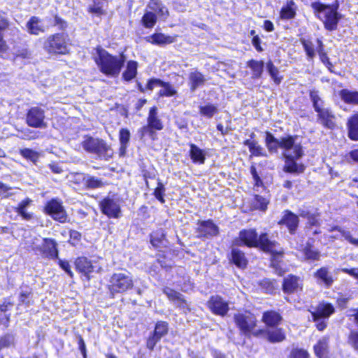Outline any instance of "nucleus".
<instances>
[{
    "instance_id": "nucleus-17",
    "label": "nucleus",
    "mask_w": 358,
    "mask_h": 358,
    "mask_svg": "<svg viewBox=\"0 0 358 358\" xmlns=\"http://www.w3.org/2000/svg\"><path fill=\"white\" fill-rule=\"evenodd\" d=\"M146 41L154 45H165L175 42L176 36L165 35L162 33H155L148 36Z\"/></svg>"
},
{
    "instance_id": "nucleus-27",
    "label": "nucleus",
    "mask_w": 358,
    "mask_h": 358,
    "mask_svg": "<svg viewBox=\"0 0 358 358\" xmlns=\"http://www.w3.org/2000/svg\"><path fill=\"white\" fill-rule=\"evenodd\" d=\"M348 127L349 138L353 141H358V115L349 119Z\"/></svg>"
},
{
    "instance_id": "nucleus-29",
    "label": "nucleus",
    "mask_w": 358,
    "mask_h": 358,
    "mask_svg": "<svg viewBox=\"0 0 358 358\" xmlns=\"http://www.w3.org/2000/svg\"><path fill=\"white\" fill-rule=\"evenodd\" d=\"M148 8H150L151 10L157 13L158 15L164 19H166L169 16V13L167 8L165 6H164L162 3L158 2L157 1L152 0L149 3Z\"/></svg>"
},
{
    "instance_id": "nucleus-62",
    "label": "nucleus",
    "mask_w": 358,
    "mask_h": 358,
    "mask_svg": "<svg viewBox=\"0 0 358 358\" xmlns=\"http://www.w3.org/2000/svg\"><path fill=\"white\" fill-rule=\"evenodd\" d=\"M161 338H158L156 335L153 334L152 336L150 337L147 341V347L150 350H153L155 348L156 343L160 340Z\"/></svg>"
},
{
    "instance_id": "nucleus-18",
    "label": "nucleus",
    "mask_w": 358,
    "mask_h": 358,
    "mask_svg": "<svg viewBox=\"0 0 358 358\" xmlns=\"http://www.w3.org/2000/svg\"><path fill=\"white\" fill-rule=\"evenodd\" d=\"M334 310L335 309L331 304L321 303L316 307L315 310L312 312V315L313 317L327 319L334 313Z\"/></svg>"
},
{
    "instance_id": "nucleus-11",
    "label": "nucleus",
    "mask_w": 358,
    "mask_h": 358,
    "mask_svg": "<svg viewBox=\"0 0 358 358\" xmlns=\"http://www.w3.org/2000/svg\"><path fill=\"white\" fill-rule=\"evenodd\" d=\"M102 213L108 217L118 218L121 215V209L117 201L111 198H105L100 202Z\"/></svg>"
},
{
    "instance_id": "nucleus-44",
    "label": "nucleus",
    "mask_w": 358,
    "mask_h": 358,
    "mask_svg": "<svg viewBox=\"0 0 358 358\" xmlns=\"http://www.w3.org/2000/svg\"><path fill=\"white\" fill-rule=\"evenodd\" d=\"M8 26V23L6 20L2 21L0 24V54L6 53L8 50V45L6 41L3 38L2 31L4 30Z\"/></svg>"
},
{
    "instance_id": "nucleus-35",
    "label": "nucleus",
    "mask_w": 358,
    "mask_h": 358,
    "mask_svg": "<svg viewBox=\"0 0 358 358\" xmlns=\"http://www.w3.org/2000/svg\"><path fill=\"white\" fill-rule=\"evenodd\" d=\"M138 64L134 61H129L127 63V69L123 73V77L125 80H131L136 77L137 73Z\"/></svg>"
},
{
    "instance_id": "nucleus-54",
    "label": "nucleus",
    "mask_w": 358,
    "mask_h": 358,
    "mask_svg": "<svg viewBox=\"0 0 358 358\" xmlns=\"http://www.w3.org/2000/svg\"><path fill=\"white\" fill-rule=\"evenodd\" d=\"M336 229L339 230L342 236L351 244L358 247V239L353 238L350 231L343 230L340 227H336Z\"/></svg>"
},
{
    "instance_id": "nucleus-24",
    "label": "nucleus",
    "mask_w": 358,
    "mask_h": 358,
    "mask_svg": "<svg viewBox=\"0 0 358 358\" xmlns=\"http://www.w3.org/2000/svg\"><path fill=\"white\" fill-rule=\"evenodd\" d=\"M279 223L285 224L289 231L293 233L297 228L299 219L298 217L292 213L287 212Z\"/></svg>"
},
{
    "instance_id": "nucleus-53",
    "label": "nucleus",
    "mask_w": 358,
    "mask_h": 358,
    "mask_svg": "<svg viewBox=\"0 0 358 358\" xmlns=\"http://www.w3.org/2000/svg\"><path fill=\"white\" fill-rule=\"evenodd\" d=\"M305 51L309 58L313 59L315 57V50L313 44L308 41L301 40Z\"/></svg>"
},
{
    "instance_id": "nucleus-50",
    "label": "nucleus",
    "mask_w": 358,
    "mask_h": 358,
    "mask_svg": "<svg viewBox=\"0 0 358 358\" xmlns=\"http://www.w3.org/2000/svg\"><path fill=\"white\" fill-rule=\"evenodd\" d=\"M348 343L355 350L358 351V331L352 330L350 332Z\"/></svg>"
},
{
    "instance_id": "nucleus-58",
    "label": "nucleus",
    "mask_w": 358,
    "mask_h": 358,
    "mask_svg": "<svg viewBox=\"0 0 358 358\" xmlns=\"http://www.w3.org/2000/svg\"><path fill=\"white\" fill-rule=\"evenodd\" d=\"M284 141V137L276 139L273 143L266 145L270 151L275 152L278 148H281V142Z\"/></svg>"
},
{
    "instance_id": "nucleus-63",
    "label": "nucleus",
    "mask_w": 358,
    "mask_h": 358,
    "mask_svg": "<svg viewBox=\"0 0 358 358\" xmlns=\"http://www.w3.org/2000/svg\"><path fill=\"white\" fill-rule=\"evenodd\" d=\"M15 211L21 215L24 220H30L32 217V215L26 211V209L15 208Z\"/></svg>"
},
{
    "instance_id": "nucleus-30",
    "label": "nucleus",
    "mask_w": 358,
    "mask_h": 358,
    "mask_svg": "<svg viewBox=\"0 0 358 358\" xmlns=\"http://www.w3.org/2000/svg\"><path fill=\"white\" fill-rule=\"evenodd\" d=\"M264 331V334H267L268 340L271 343H278L285 339V334L280 328Z\"/></svg>"
},
{
    "instance_id": "nucleus-34",
    "label": "nucleus",
    "mask_w": 358,
    "mask_h": 358,
    "mask_svg": "<svg viewBox=\"0 0 358 358\" xmlns=\"http://www.w3.org/2000/svg\"><path fill=\"white\" fill-rule=\"evenodd\" d=\"M340 96L345 102L352 104H358V92H351L348 90H343Z\"/></svg>"
},
{
    "instance_id": "nucleus-48",
    "label": "nucleus",
    "mask_w": 358,
    "mask_h": 358,
    "mask_svg": "<svg viewBox=\"0 0 358 358\" xmlns=\"http://www.w3.org/2000/svg\"><path fill=\"white\" fill-rule=\"evenodd\" d=\"M168 331V324L165 322H157L154 334L156 335L158 338H161L163 336H164Z\"/></svg>"
},
{
    "instance_id": "nucleus-60",
    "label": "nucleus",
    "mask_w": 358,
    "mask_h": 358,
    "mask_svg": "<svg viewBox=\"0 0 358 358\" xmlns=\"http://www.w3.org/2000/svg\"><path fill=\"white\" fill-rule=\"evenodd\" d=\"M300 215L301 217H306L308 219V224L310 225H317L318 224V220L317 217L314 215H310L309 213H306L305 212H302Z\"/></svg>"
},
{
    "instance_id": "nucleus-57",
    "label": "nucleus",
    "mask_w": 358,
    "mask_h": 358,
    "mask_svg": "<svg viewBox=\"0 0 358 358\" xmlns=\"http://www.w3.org/2000/svg\"><path fill=\"white\" fill-rule=\"evenodd\" d=\"M317 42L318 43L317 52L320 55V57L321 60L322 61V62L326 63L327 62H328L329 59L327 57V54L323 52L322 42L320 39H317Z\"/></svg>"
},
{
    "instance_id": "nucleus-56",
    "label": "nucleus",
    "mask_w": 358,
    "mask_h": 358,
    "mask_svg": "<svg viewBox=\"0 0 358 358\" xmlns=\"http://www.w3.org/2000/svg\"><path fill=\"white\" fill-rule=\"evenodd\" d=\"M255 201L256 206L258 208H259L262 210H265L266 209L268 201L265 198L261 196H256Z\"/></svg>"
},
{
    "instance_id": "nucleus-47",
    "label": "nucleus",
    "mask_w": 358,
    "mask_h": 358,
    "mask_svg": "<svg viewBox=\"0 0 358 358\" xmlns=\"http://www.w3.org/2000/svg\"><path fill=\"white\" fill-rule=\"evenodd\" d=\"M289 358H310V355L303 348H295L292 349Z\"/></svg>"
},
{
    "instance_id": "nucleus-55",
    "label": "nucleus",
    "mask_w": 358,
    "mask_h": 358,
    "mask_svg": "<svg viewBox=\"0 0 358 358\" xmlns=\"http://www.w3.org/2000/svg\"><path fill=\"white\" fill-rule=\"evenodd\" d=\"M303 252L307 259L317 260L320 258V253L310 248H306Z\"/></svg>"
},
{
    "instance_id": "nucleus-26",
    "label": "nucleus",
    "mask_w": 358,
    "mask_h": 358,
    "mask_svg": "<svg viewBox=\"0 0 358 358\" xmlns=\"http://www.w3.org/2000/svg\"><path fill=\"white\" fill-rule=\"evenodd\" d=\"M27 31L31 34L38 35L43 32L44 28L41 24V20L36 16H33L27 23Z\"/></svg>"
},
{
    "instance_id": "nucleus-3",
    "label": "nucleus",
    "mask_w": 358,
    "mask_h": 358,
    "mask_svg": "<svg viewBox=\"0 0 358 358\" xmlns=\"http://www.w3.org/2000/svg\"><path fill=\"white\" fill-rule=\"evenodd\" d=\"M94 61L101 73L108 76L117 77L125 62V57L123 55H111L106 50L98 48Z\"/></svg>"
},
{
    "instance_id": "nucleus-21",
    "label": "nucleus",
    "mask_w": 358,
    "mask_h": 358,
    "mask_svg": "<svg viewBox=\"0 0 358 358\" xmlns=\"http://www.w3.org/2000/svg\"><path fill=\"white\" fill-rule=\"evenodd\" d=\"M318 113L320 122L324 127L331 129L334 127V115L327 108L320 110Z\"/></svg>"
},
{
    "instance_id": "nucleus-16",
    "label": "nucleus",
    "mask_w": 358,
    "mask_h": 358,
    "mask_svg": "<svg viewBox=\"0 0 358 358\" xmlns=\"http://www.w3.org/2000/svg\"><path fill=\"white\" fill-rule=\"evenodd\" d=\"M197 230L200 237L216 236L219 232L218 227L209 220L199 222Z\"/></svg>"
},
{
    "instance_id": "nucleus-41",
    "label": "nucleus",
    "mask_w": 358,
    "mask_h": 358,
    "mask_svg": "<svg viewBox=\"0 0 358 358\" xmlns=\"http://www.w3.org/2000/svg\"><path fill=\"white\" fill-rule=\"evenodd\" d=\"M244 145L249 148L251 155L262 156L264 155L263 148L256 141L248 139L245 141Z\"/></svg>"
},
{
    "instance_id": "nucleus-59",
    "label": "nucleus",
    "mask_w": 358,
    "mask_h": 358,
    "mask_svg": "<svg viewBox=\"0 0 358 358\" xmlns=\"http://www.w3.org/2000/svg\"><path fill=\"white\" fill-rule=\"evenodd\" d=\"M314 322L316 323V327L319 331H323L327 327L325 319L313 317Z\"/></svg>"
},
{
    "instance_id": "nucleus-40",
    "label": "nucleus",
    "mask_w": 358,
    "mask_h": 358,
    "mask_svg": "<svg viewBox=\"0 0 358 358\" xmlns=\"http://www.w3.org/2000/svg\"><path fill=\"white\" fill-rule=\"evenodd\" d=\"M217 106L211 103L199 106V112L201 115L208 118L212 117L215 113H217Z\"/></svg>"
},
{
    "instance_id": "nucleus-12",
    "label": "nucleus",
    "mask_w": 358,
    "mask_h": 358,
    "mask_svg": "<svg viewBox=\"0 0 358 358\" xmlns=\"http://www.w3.org/2000/svg\"><path fill=\"white\" fill-rule=\"evenodd\" d=\"M46 213L50 215L52 218L59 222H65L66 214L61 202L57 199H52L45 206Z\"/></svg>"
},
{
    "instance_id": "nucleus-64",
    "label": "nucleus",
    "mask_w": 358,
    "mask_h": 358,
    "mask_svg": "<svg viewBox=\"0 0 358 358\" xmlns=\"http://www.w3.org/2000/svg\"><path fill=\"white\" fill-rule=\"evenodd\" d=\"M79 348L81 351V353L83 356V358H86L87 357V350L85 348V344L84 342V340L81 336L79 337V341H78Z\"/></svg>"
},
{
    "instance_id": "nucleus-25",
    "label": "nucleus",
    "mask_w": 358,
    "mask_h": 358,
    "mask_svg": "<svg viewBox=\"0 0 358 358\" xmlns=\"http://www.w3.org/2000/svg\"><path fill=\"white\" fill-rule=\"evenodd\" d=\"M204 76L198 71H194L189 73V84L192 91H194L197 87L205 83Z\"/></svg>"
},
{
    "instance_id": "nucleus-38",
    "label": "nucleus",
    "mask_w": 358,
    "mask_h": 358,
    "mask_svg": "<svg viewBox=\"0 0 358 358\" xmlns=\"http://www.w3.org/2000/svg\"><path fill=\"white\" fill-rule=\"evenodd\" d=\"M20 155L25 159L36 164L41 157V153L29 148L20 150Z\"/></svg>"
},
{
    "instance_id": "nucleus-52",
    "label": "nucleus",
    "mask_w": 358,
    "mask_h": 358,
    "mask_svg": "<svg viewBox=\"0 0 358 358\" xmlns=\"http://www.w3.org/2000/svg\"><path fill=\"white\" fill-rule=\"evenodd\" d=\"M13 343L14 336L11 334H6L0 339V350L3 348H8Z\"/></svg>"
},
{
    "instance_id": "nucleus-23",
    "label": "nucleus",
    "mask_w": 358,
    "mask_h": 358,
    "mask_svg": "<svg viewBox=\"0 0 358 358\" xmlns=\"http://www.w3.org/2000/svg\"><path fill=\"white\" fill-rule=\"evenodd\" d=\"M282 317L275 311H267L263 314L262 321L267 327H273L280 324Z\"/></svg>"
},
{
    "instance_id": "nucleus-14",
    "label": "nucleus",
    "mask_w": 358,
    "mask_h": 358,
    "mask_svg": "<svg viewBox=\"0 0 358 358\" xmlns=\"http://www.w3.org/2000/svg\"><path fill=\"white\" fill-rule=\"evenodd\" d=\"M156 87H162L159 92L161 96H172L176 94V90L169 83H164L158 79H152L147 84V89L152 90Z\"/></svg>"
},
{
    "instance_id": "nucleus-42",
    "label": "nucleus",
    "mask_w": 358,
    "mask_h": 358,
    "mask_svg": "<svg viewBox=\"0 0 358 358\" xmlns=\"http://www.w3.org/2000/svg\"><path fill=\"white\" fill-rule=\"evenodd\" d=\"M85 184L87 188L95 189L103 187L106 183L96 177L89 176L86 178Z\"/></svg>"
},
{
    "instance_id": "nucleus-61",
    "label": "nucleus",
    "mask_w": 358,
    "mask_h": 358,
    "mask_svg": "<svg viewBox=\"0 0 358 358\" xmlns=\"http://www.w3.org/2000/svg\"><path fill=\"white\" fill-rule=\"evenodd\" d=\"M59 264L61 268L64 270L71 277H73V273L71 271V266L69 262L65 260H59Z\"/></svg>"
},
{
    "instance_id": "nucleus-19",
    "label": "nucleus",
    "mask_w": 358,
    "mask_h": 358,
    "mask_svg": "<svg viewBox=\"0 0 358 358\" xmlns=\"http://www.w3.org/2000/svg\"><path fill=\"white\" fill-rule=\"evenodd\" d=\"M329 338L324 337L314 346V352L318 358H329Z\"/></svg>"
},
{
    "instance_id": "nucleus-39",
    "label": "nucleus",
    "mask_w": 358,
    "mask_h": 358,
    "mask_svg": "<svg viewBox=\"0 0 358 358\" xmlns=\"http://www.w3.org/2000/svg\"><path fill=\"white\" fill-rule=\"evenodd\" d=\"M294 3L292 1H289L287 3V5L283 7L280 11V17L285 20L292 19L295 15V10L294 8Z\"/></svg>"
},
{
    "instance_id": "nucleus-49",
    "label": "nucleus",
    "mask_w": 358,
    "mask_h": 358,
    "mask_svg": "<svg viewBox=\"0 0 358 358\" xmlns=\"http://www.w3.org/2000/svg\"><path fill=\"white\" fill-rule=\"evenodd\" d=\"M165 190L166 189L164 185L159 180L157 182V187L154 191V195L162 203H164V195Z\"/></svg>"
},
{
    "instance_id": "nucleus-15",
    "label": "nucleus",
    "mask_w": 358,
    "mask_h": 358,
    "mask_svg": "<svg viewBox=\"0 0 358 358\" xmlns=\"http://www.w3.org/2000/svg\"><path fill=\"white\" fill-rule=\"evenodd\" d=\"M282 288L285 293L298 292L302 289V281L296 276L289 275L284 279Z\"/></svg>"
},
{
    "instance_id": "nucleus-7",
    "label": "nucleus",
    "mask_w": 358,
    "mask_h": 358,
    "mask_svg": "<svg viewBox=\"0 0 358 358\" xmlns=\"http://www.w3.org/2000/svg\"><path fill=\"white\" fill-rule=\"evenodd\" d=\"M311 6L317 13L318 17L323 21L326 29L331 31L336 28L338 14L333 8L318 2L312 3Z\"/></svg>"
},
{
    "instance_id": "nucleus-32",
    "label": "nucleus",
    "mask_w": 358,
    "mask_h": 358,
    "mask_svg": "<svg viewBox=\"0 0 358 358\" xmlns=\"http://www.w3.org/2000/svg\"><path fill=\"white\" fill-rule=\"evenodd\" d=\"M190 157L194 163L203 164L206 159L203 151L194 144L190 145Z\"/></svg>"
},
{
    "instance_id": "nucleus-37",
    "label": "nucleus",
    "mask_w": 358,
    "mask_h": 358,
    "mask_svg": "<svg viewBox=\"0 0 358 358\" xmlns=\"http://www.w3.org/2000/svg\"><path fill=\"white\" fill-rule=\"evenodd\" d=\"M157 22V15L152 11H146L142 17L143 25L145 28H152Z\"/></svg>"
},
{
    "instance_id": "nucleus-9",
    "label": "nucleus",
    "mask_w": 358,
    "mask_h": 358,
    "mask_svg": "<svg viewBox=\"0 0 358 358\" xmlns=\"http://www.w3.org/2000/svg\"><path fill=\"white\" fill-rule=\"evenodd\" d=\"M45 118L44 110L38 106H34L28 110L26 116V122L31 127L45 129L48 126Z\"/></svg>"
},
{
    "instance_id": "nucleus-28",
    "label": "nucleus",
    "mask_w": 358,
    "mask_h": 358,
    "mask_svg": "<svg viewBox=\"0 0 358 358\" xmlns=\"http://www.w3.org/2000/svg\"><path fill=\"white\" fill-rule=\"evenodd\" d=\"M120 138V154L123 156L126 153V150L130 140V132L127 129H121L119 134Z\"/></svg>"
},
{
    "instance_id": "nucleus-43",
    "label": "nucleus",
    "mask_w": 358,
    "mask_h": 358,
    "mask_svg": "<svg viewBox=\"0 0 358 358\" xmlns=\"http://www.w3.org/2000/svg\"><path fill=\"white\" fill-rule=\"evenodd\" d=\"M155 131V129L151 128L150 126L145 125L138 130V134L141 139L146 136H148L152 141H155L157 138V134Z\"/></svg>"
},
{
    "instance_id": "nucleus-51",
    "label": "nucleus",
    "mask_w": 358,
    "mask_h": 358,
    "mask_svg": "<svg viewBox=\"0 0 358 358\" xmlns=\"http://www.w3.org/2000/svg\"><path fill=\"white\" fill-rule=\"evenodd\" d=\"M89 12L96 14L98 15L106 14L103 8L101 3L99 1L94 0V4L89 8Z\"/></svg>"
},
{
    "instance_id": "nucleus-8",
    "label": "nucleus",
    "mask_w": 358,
    "mask_h": 358,
    "mask_svg": "<svg viewBox=\"0 0 358 358\" xmlns=\"http://www.w3.org/2000/svg\"><path fill=\"white\" fill-rule=\"evenodd\" d=\"M44 48L50 53L66 54L69 52L66 36L63 34L50 36L44 43Z\"/></svg>"
},
{
    "instance_id": "nucleus-4",
    "label": "nucleus",
    "mask_w": 358,
    "mask_h": 358,
    "mask_svg": "<svg viewBox=\"0 0 358 358\" xmlns=\"http://www.w3.org/2000/svg\"><path fill=\"white\" fill-rule=\"evenodd\" d=\"M234 320L240 331L245 336H259L264 334V329L255 330L257 327V318L249 311H239L235 313Z\"/></svg>"
},
{
    "instance_id": "nucleus-31",
    "label": "nucleus",
    "mask_w": 358,
    "mask_h": 358,
    "mask_svg": "<svg viewBox=\"0 0 358 358\" xmlns=\"http://www.w3.org/2000/svg\"><path fill=\"white\" fill-rule=\"evenodd\" d=\"M231 259L233 262L239 268H245L247 265L248 261L245 257V254L238 249H232Z\"/></svg>"
},
{
    "instance_id": "nucleus-22",
    "label": "nucleus",
    "mask_w": 358,
    "mask_h": 358,
    "mask_svg": "<svg viewBox=\"0 0 358 358\" xmlns=\"http://www.w3.org/2000/svg\"><path fill=\"white\" fill-rule=\"evenodd\" d=\"M147 122V125L150 126L151 128H153L155 130L160 131L163 129V124L157 116L156 107H152L150 108Z\"/></svg>"
},
{
    "instance_id": "nucleus-1",
    "label": "nucleus",
    "mask_w": 358,
    "mask_h": 358,
    "mask_svg": "<svg viewBox=\"0 0 358 358\" xmlns=\"http://www.w3.org/2000/svg\"><path fill=\"white\" fill-rule=\"evenodd\" d=\"M241 242L248 247H259L265 252H271L272 255L271 266L279 275L285 273V271L280 265L282 252L276 248L275 242L268 240L266 234H262L258 237L255 229H245L240 231L238 238L236 239L234 243L236 245H241Z\"/></svg>"
},
{
    "instance_id": "nucleus-2",
    "label": "nucleus",
    "mask_w": 358,
    "mask_h": 358,
    "mask_svg": "<svg viewBox=\"0 0 358 358\" xmlns=\"http://www.w3.org/2000/svg\"><path fill=\"white\" fill-rule=\"evenodd\" d=\"M296 137H284L281 142V148L283 149V155L285 157L284 171L289 173H303L305 167L301 164H297L295 161L300 159L303 152L299 143L296 141Z\"/></svg>"
},
{
    "instance_id": "nucleus-6",
    "label": "nucleus",
    "mask_w": 358,
    "mask_h": 358,
    "mask_svg": "<svg viewBox=\"0 0 358 358\" xmlns=\"http://www.w3.org/2000/svg\"><path fill=\"white\" fill-rule=\"evenodd\" d=\"M82 147L89 152L97 154L103 158L111 157L113 152L110 147L101 139L86 136L82 142Z\"/></svg>"
},
{
    "instance_id": "nucleus-5",
    "label": "nucleus",
    "mask_w": 358,
    "mask_h": 358,
    "mask_svg": "<svg viewBox=\"0 0 358 358\" xmlns=\"http://www.w3.org/2000/svg\"><path fill=\"white\" fill-rule=\"evenodd\" d=\"M134 286L133 279L128 272L113 273L108 284L110 293L114 295L116 293H123L131 289Z\"/></svg>"
},
{
    "instance_id": "nucleus-33",
    "label": "nucleus",
    "mask_w": 358,
    "mask_h": 358,
    "mask_svg": "<svg viewBox=\"0 0 358 358\" xmlns=\"http://www.w3.org/2000/svg\"><path fill=\"white\" fill-rule=\"evenodd\" d=\"M247 66L252 71L253 78H260L264 69V62L252 59L248 62Z\"/></svg>"
},
{
    "instance_id": "nucleus-13",
    "label": "nucleus",
    "mask_w": 358,
    "mask_h": 358,
    "mask_svg": "<svg viewBox=\"0 0 358 358\" xmlns=\"http://www.w3.org/2000/svg\"><path fill=\"white\" fill-rule=\"evenodd\" d=\"M208 308L215 315L224 316L229 311V303L221 296L216 295L210 297L208 301Z\"/></svg>"
},
{
    "instance_id": "nucleus-46",
    "label": "nucleus",
    "mask_w": 358,
    "mask_h": 358,
    "mask_svg": "<svg viewBox=\"0 0 358 358\" xmlns=\"http://www.w3.org/2000/svg\"><path fill=\"white\" fill-rule=\"evenodd\" d=\"M266 67L273 81L276 84H279L281 82V78L278 76L279 71L278 68H276L271 62H268L266 64Z\"/></svg>"
},
{
    "instance_id": "nucleus-20",
    "label": "nucleus",
    "mask_w": 358,
    "mask_h": 358,
    "mask_svg": "<svg viewBox=\"0 0 358 358\" xmlns=\"http://www.w3.org/2000/svg\"><path fill=\"white\" fill-rule=\"evenodd\" d=\"M75 266L79 272L83 273L86 275L94 271V266L91 262L85 257L77 258L75 261Z\"/></svg>"
},
{
    "instance_id": "nucleus-36",
    "label": "nucleus",
    "mask_w": 358,
    "mask_h": 358,
    "mask_svg": "<svg viewBox=\"0 0 358 358\" xmlns=\"http://www.w3.org/2000/svg\"><path fill=\"white\" fill-rule=\"evenodd\" d=\"M164 293L170 300L175 301L178 305L186 303L185 300L183 299L182 294L169 287H166L164 289Z\"/></svg>"
},
{
    "instance_id": "nucleus-10",
    "label": "nucleus",
    "mask_w": 358,
    "mask_h": 358,
    "mask_svg": "<svg viewBox=\"0 0 358 358\" xmlns=\"http://www.w3.org/2000/svg\"><path fill=\"white\" fill-rule=\"evenodd\" d=\"M32 249L41 252L45 257L51 259L57 258L58 250L57 249V243L55 240L50 238H43L41 244L33 243Z\"/></svg>"
},
{
    "instance_id": "nucleus-45",
    "label": "nucleus",
    "mask_w": 358,
    "mask_h": 358,
    "mask_svg": "<svg viewBox=\"0 0 358 358\" xmlns=\"http://www.w3.org/2000/svg\"><path fill=\"white\" fill-rule=\"evenodd\" d=\"M315 276L322 280L324 283L327 285H329L332 283L333 280L331 275L326 268H322L315 273Z\"/></svg>"
}]
</instances>
